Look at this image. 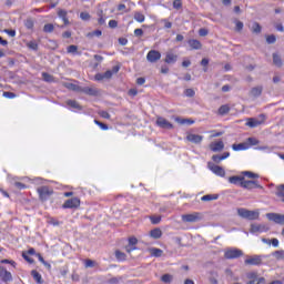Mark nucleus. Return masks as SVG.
Masks as SVG:
<instances>
[{"instance_id": "obj_45", "label": "nucleus", "mask_w": 284, "mask_h": 284, "mask_svg": "<svg viewBox=\"0 0 284 284\" xmlns=\"http://www.w3.org/2000/svg\"><path fill=\"white\" fill-rule=\"evenodd\" d=\"M161 281H162L163 283H172V275H170V274H164V275H162Z\"/></svg>"}, {"instance_id": "obj_5", "label": "nucleus", "mask_w": 284, "mask_h": 284, "mask_svg": "<svg viewBox=\"0 0 284 284\" xmlns=\"http://www.w3.org/2000/svg\"><path fill=\"white\" fill-rule=\"evenodd\" d=\"M240 256H243V251L239 248H229L224 252V257L227 260L240 258Z\"/></svg>"}, {"instance_id": "obj_8", "label": "nucleus", "mask_w": 284, "mask_h": 284, "mask_svg": "<svg viewBox=\"0 0 284 284\" xmlns=\"http://www.w3.org/2000/svg\"><path fill=\"white\" fill-rule=\"evenodd\" d=\"M207 168L209 170H211V172H213V174H216V176H225V169H223L222 166L216 165L213 162H209Z\"/></svg>"}, {"instance_id": "obj_11", "label": "nucleus", "mask_w": 284, "mask_h": 284, "mask_svg": "<svg viewBox=\"0 0 284 284\" xmlns=\"http://www.w3.org/2000/svg\"><path fill=\"white\" fill-rule=\"evenodd\" d=\"M0 278L3 283H12V273L6 267L0 266Z\"/></svg>"}, {"instance_id": "obj_44", "label": "nucleus", "mask_w": 284, "mask_h": 284, "mask_svg": "<svg viewBox=\"0 0 284 284\" xmlns=\"http://www.w3.org/2000/svg\"><path fill=\"white\" fill-rule=\"evenodd\" d=\"M252 31L255 34H260V32H261V24H258L257 22H254L253 26H252Z\"/></svg>"}, {"instance_id": "obj_40", "label": "nucleus", "mask_w": 284, "mask_h": 284, "mask_svg": "<svg viewBox=\"0 0 284 284\" xmlns=\"http://www.w3.org/2000/svg\"><path fill=\"white\" fill-rule=\"evenodd\" d=\"M80 19L82 21H90V19H92V16H90L87 11H83L80 13Z\"/></svg>"}, {"instance_id": "obj_47", "label": "nucleus", "mask_w": 284, "mask_h": 284, "mask_svg": "<svg viewBox=\"0 0 284 284\" xmlns=\"http://www.w3.org/2000/svg\"><path fill=\"white\" fill-rule=\"evenodd\" d=\"M244 24L242 21L235 20V30L236 32H241V30H243Z\"/></svg>"}, {"instance_id": "obj_16", "label": "nucleus", "mask_w": 284, "mask_h": 284, "mask_svg": "<svg viewBox=\"0 0 284 284\" xmlns=\"http://www.w3.org/2000/svg\"><path fill=\"white\" fill-rule=\"evenodd\" d=\"M245 265H261L263 257L261 255H254L244 261Z\"/></svg>"}, {"instance_id": "obj_54", "label": "nucleus", "mask_w": 284, "mask_h": 284, "mask_svg": "<svg viewBox=\"0 0 284 284\" xmlns=\"http://www.w3.org/2000/svg\"><path fill=\"white\" fill-rule=\"evenodd\" d=\"M95 125H99L101 130H108V124L100 122L99 120H94Z\"/></svg>"}, {"instance_id": "obj_50", "label": "nucleus", "mask_w": 284, "mask_h": 284, "mask_svg": "<svg viewBox=\"0 0 284 284\" xmlns=\"http://www.w3.org/2000/svg\"><path fill=\"white\" fill-rule=\"evenodd\" d=\"M246 143H248L250 148H252V145H258V140L248 138Z\"/></svg>"}, {"instance_id": "obj_36", "label": "nucleus", "mask_w": 284, "mask_h": 284, "mask_svg": "<svg viewBox=\"0 0 284 284\" xmlns=\"http://www.w3.org/2000/svg\"><path fill=\"white\" fill-rule=\"evenodd\" d=\"M115 258L118 261H125V258H128V256L125 255V253H123L121 251H115Z\"/></svg>"}, {"instance_id": "obj_21", "label": "nucleus", "mask_w": 284, "mask_h": 284, "mask_svg": "<svg viewBox=\"0 0 284 284\" xmlns=\"http://www.w3.org/2000/svg\"><path fill=\"white\" fill-rule=\"evenodd\" d=\"M58 17L64 23V26H70V20L68 19V11L65 9H58Z\"/></svg>"}, {"instance_id": "obj_34", "label": "nucleus", "mask_w": 284, "mask_h": 284, "mask_svg": "<svg viewBox=\"0 0 284 284\" xmlns=\"http://www.w3.org/2000/svg\"><path fill=\"white\" fill-rule=\"evenodd\" d=\"M67 105H69L70 108H74V110H81V105L74 100H68Z\"/></svg>"}, {"instance_id": "obj_56", "label": "nucleus", "mask_w": 284, "mask_h": 284, "mask_svg": "<svg viewBox=\"0 0 284 284\" xmlns=\"http://www.w3.org/2000/svg\"><path fill=\"white\" fill-rule=\"evenodd\" d=\"M98 114L102 119H110V113H108V111H99Z\"/></svg>"}, {"instance_id": "obj_37", "label": "nucleus", "mask_w": 284, "mask_h": 284, "mask_svg": "<svg viewBox=\"0 0 284 284\" xmlns=\"http://www.w3.org/2000/svg\"><path fill=\"white\" fill-rule=\"evenodd\" d=\"M78 50H79V47H77V45H74V44H71V45H69V47L67 48V52H68L69 54H77Z\"/></svg>"}, {"instance_id": "obj_61", "label": "nucleus", "mask_w": 284, "mask_h": 284, "mask_svg": "<svg viewBox=\"0 0 284 284\" xmlns=\"http://www.w3.org/2000/svg\"><path fill=\"white\" fill-rule=\"evenodd\" d=\"M6 34L9 37H17V31L10 30V29H4Z\"/></svg>"}, {"instance_id": "obj_57", "label": "nucleus", "mask_w": 284, "mask_h": 284, "mask_svg": "<svg viewBox=\"0 0 284 284\" xmlns=\"http://www.w3.org/2000/svg\"><path fill=\"white\" fill-rule=\"evenodd\" d=\"M212 161H214V163H221V161H224L223 155H213Z\"/></svg>"}, {"instance_id": "obj_63", "label": "nucleus", "mask_w": 284, "mask_h": 284, "mask_svg": "<svg viewBox=\"0 0 284 284\" xmlns=\"http://www.w3.org/2000/svg\"><path fill=\"white\" fill-rule=\"evenodd\" d=\"M104 79H112V71L108 70L106 72L102 73Z\"/></svg>"}, {"instance_id": "obj_27", "label": "nucleus", "mask_w": 284, "mask_h": 284, "mask_svg": "<svg viewBox=\"0 0 284 284\" xmlns=\"http://www.w3.org/2000/svg\"><path fill=\"white\" fill-rule=\"evenodd\" d=\"M230 113V105L227 104H223L219 108L217 114H220V116H225V114Z\"/></svg>"}, {"instance_id": "obj_15", "label": "nucleus", "mask_w": 284, "mask_h": 284, "mask_svg": "<svg viewBox=\"0 0 284 284\" xmlns=\"http://www.w3.org/2000/svg\"><path fill=\"white\" fill-rule=\"evenodd\" d=\"M186 141H189L190 143H194L195 145H199V143L203 142V135L189 133L186 135Z\"/></svg>"}, {"instance_id": "obj_48", "label": "nucleus", "mask_w": 284, "mask_h": 284, "mask_svg": "<svg viewBox=\"0 0 284 284\" xmlns=\"http://www.w3.org/2000/svg\"><path fill=\"white\" fill-rule=\"evenodd\" d=\"M27 45L30 50H38L39 49V44H37L36 41H30Z\"/></svg>"}, {"instance_id": "obj_3", "label": "nucleus", "mask_w": 284, "mask_h": 284, "mask_svg": "<svg viewBox=\"0 0 284 284\" xmlns=\"http://www.w3.org/2000/svg\"><path fill=\"white\" fill-rule=\"evenodd\" d=\"M81 205V200L79 197H72L67 200L63 204L62 207L63 210H74Z\"/></svg>"}, {"instance_id": "obj_17", "label": "nucleus", "mask_w": 284, "mask_h": 284, "mask_svg": "<svg viewBox=\"0 0 284 284\" xmlns=\"http://www.w3.org/2000/svg\"><path fill=\"white\" fill-rule=\"evenodd\" d=\"M224 149H225V143H223L222 140H220L217 142H212L210 144V150L212 152H223Z\"/></svg>"}, {"instance_id": "obj_4", "label": "nucleus", "mask_w": 284, "mask_h": 284, "mask_svg": "<svg viewBox=\"0 0 284 284\" xmlns=\"http://www.w3.org/2000/svg\"><path fill=\"white\" fill-rule=\"evenodd\" d=\"M242 187L244 190H256V189L263 190V186L258 184V181L256 180H244Z\"/></svg>"}, {"instance_id": "obj_39", "label": "nucleus", "mask_w": 284, "mask_h": 284, "mask_svg": "<svg viewBox=\"0 0 284 284\" xmlns=\"http://www.w3.org/2000/svg\"><path fill=\"white\" fill-rule=\"evenodd\" d=\"M24 26L27 30H32V28H34V21L32 19H27Z\"/></svg>"}, {"instance_id": "obj_13", "label": "nucleus", "mask_w": 284, "mask_h": 284, "mask_svg": "<svg viewBox=\"0 0 284 284\" xmlns=\"http://www.w3.org/2000/svg\"><path fill=\"white\" fill-rule=\"evenodd\" d=\"M179 61V55L174 51L170 50L165 54L164 63L174 64Z\"/></svg>"}, {"instance_id": "obj_30", "label": "nucleus", "mask_w": 284, "mask_h": 284, "mask_svg": "<svg viewBox=\"0 0 284 284\" xmlns=\"http://www.w3.org/2000/svg\"><path fill=\"white\" fill-rule=\"evenodd\" d=\"M64 85L68 88V90H72L73 92H81L80 85H77L74 83H65Z\"/></svg>"}, {"instance_id": "obj_18", "label": "nucleus", "mask_w": 284, "mask_h": 284, "mask_svg": "<svg viewBox=\"0 0 284 284\" xmlns=\"http://www.w3.org/2000/svg\"><path fill=\"white\" fill-rule=\"evenodd\" d=\"M80 92L89 97H97V94H99V90L93 87H80Z\"/></svg>"}, {"instance_id": "obj_49", "label": "nucleus", "mask_w": 284, "mask_h": 284, "mask_svg": "<svg viewBox=\"0 0 284 284\" xmlns=\"http://www.w3.org/2000/svg\"><path fill=\"white\" fill-rule=\"evenodd\" d=\"M266 43L272 44V43H276V36L271 34L266 38Z\"/></svg>"}, {"instance_id": "obj_19", "label": "nucleus", "mask_w": 284, "mask_h": 284, "mask_svg": "<svg viewBox=\"0 0 284 284\" xmlns=\"http://www.w3.org/2000/svg\"><path fill=\"white\" fill-rule=\"evenodd\" d=\"M262 119H256V118H250L248 121L246 122V125H248V128H258V125H262L265 116L261 115Z\"/></svg>"}, {"instance_id": "obj_42", "label": "nucleus", "mask_w": 284, "mask_h": 284, "mask_svg": "<svg viewBox=\"0 0 284 284\" xmlns=\"http://www.w3.org/2000/svg\"><path fill=\"white\" fill-rule=\"evenodd\" d=\"M2 97H4V99H17V94L10 91H4Z\"/></svg>"}, {"instance_id": "obj_60", "label": "nucleus", "mask_w": 284, "mask_h": 284, "mask_svg": "<svg viewBox=\"0 0 284 284\" xmlns=\"http://www.w3.org/2000/svg\"><path fill=\"white\" fill-rule=\"evenodd\" d=\"M48 223L50 225H54L55 227L59 226V221L54 217L49 219Z\"/></svg>"}, {"instance_id": "obj_24", "label": "nucleus", "mask_w": 284, "mask_h": 284, "mask_svg": "<svg viewBox=\"0 0 284 284\" xmlns=\"http://www.w3.org/2000/svg\"><path fill=\"white\" fill-rule=\"evenodd\" d=\"M149 252L151 256H154L155 258H161V256H163V250L158 247H151L149 248Z\"/></svg>"}, {"instance_id": "obj_59", "label": "nucleus", "mask_w": 284, "mask_h": 284, "mask_svg": "<svg viewBox=\"0 0 284 284\" xmlns=\"http://www.w3.org/2000/svg\"><path fill=\"white\" fill-rule=\"evenodd\" d=\"M119 27V22L116 20H110L109 21V28H118Z\"/></svg>"}, {"instance_id": "obj_58", "label": "nucleus", "mask_w": 284, "mask_h": 284, "mask_svg": "<svg viewBox=\"0 0 284 284\" xmlns=\"http://www.w3.org/2000/svg\"><path fill=\"white\" fill-rule=\"evenodd\" d=\"M134 250H136V246L134 245H126L125 246V252H128V254H132V252H134Z\"/></svg>"}, {"instance_id": "obj_28", "label": "nucleus", "mask_w": 284, "mask_h": 284, "mask_svg": "<svg viewBox=\"0 0 284 284\" xmlns=\"http://www.w3.org/2000/svg\"><path fill=\"white\" fill-rule=\"evenodd\" d=\"M150 236L151 239H161V236H163V231H161V229L151 230Z\"/></svg>"}, {"instance_id": "obj_10", "label": "nucleus", "mask_w": 284, "mask_h": 284, "mask_svg": "<svg viewBox=\"0 0 284 284\" xmlns=\"http://www.w3.org/2000/svg\"><path fill=\"white\" fill-rule=\"evenodd\" d=\"M161 60V52L158 50H151L148 52L146 54V61H149V63H156V61Z\"/></svg>"}, {"instance_id": "obj_22", "label": "nucleus", "mask_w": 284, "mask_h": 284, "mask_svg": "<svg viewBox=\"0 0 284 284\" xmlns=\"http://www.w3.org/2000/svg\"><path fill=\"white\" fill-rule=\"evenodd\" d=\"M232 150H234V152H241L243 150H250V143L243 142V143H239V144H233Z\"/></svg>"}, {"instance_id": "obj_55", "label": "nucleus", "mask_w": 284, "mask_h": 284, "mask_svg": "<svg viewBox=\"0 0 284 284\" xmlns=\"http://www.w3.org/2000/svg\"><path fill=\"white\" fill-rule=\"evenodd\" d=\"M139 243V240L134 236L129 237V245H133L134 247H136V244Z\"/></svg>"}, {"instance_id": "obj_20", "label": "nucleus", "mask_w": 284, "mask_h": 284, "mask_svg": "<svg viewBox=\"0 0 284 284\" xmlns=\"http://www.w3.org/2000/svg\"><path fill=\"white\" fill-rule=\"evenodd\" d=\"M263 94V85L254 87L250 91V97L253 99H258Z\"/></svg>"}, {"instance_id": "obj_53", "label": "nucleus", "mask_w": 284, "mask_h": 284, "mask_svg": "<svg viewBox=\"0 0 284 284\" xmlns=\"http://www.w3.org/2000/svg\"><path fill=\"white\" fill-rule=\"evenodd\" d=\"M151 223L153 225H159V223H161V216H151Z\"/></svg>"}, {"instance_id": "obj_6", "label": "nucleus", "mask_w": 284, "mask_h": 284, "mask_svg": "<svg viewBox=\"0 0 284 284\" xmlns=\"http://www.w3.org/2000/svg\"><path fill=\"white\" fill-rule=\"evenodd\" d=\"M270 226L266 224H251L250 233L251 234H263V232H267Z\"/></svg>"}, {"instance_id": "obj_14", "label": "nucleus", "mask_w": 284, "mask_h": 284, "mask_svg": "<svg viewBox=\"0 0 284 284\" xmlns=\"http://www.w3.org/2000/svg\"><path fill=\"white\" fill-rule=\"evenodd\" d=\"M229 183L243 187V183H245V178L243 175H234L229 178Z\"/></svg>"}, {"instance_id": "obj_7", "label": "nucleus", "mask_w": 284, "mask_h": 284, "mask_svg": "<svg viewBox=\"0 0 284 284\" xmlns=\"http://www.w3.org/2000/svg\"><path fill=\"white\" fill-rule=\"evenodd\" d=\"M38 194L41 201H48V197L52 196L53 191L48 186H40L38 187Z\"/></svg>"}, {"instance_id": "obj_12", "label": "nucleus", "mask_w": 284, "mask_h": 284, "mask_svg": "<svg viewBox=\"0 0 284 284\" xmlns=\"http://www.w3.org/2000/svg\"><path fill=\"white\" fill-rule=\"evenodd\" d=\"M156 125L159 128H162L163 130H172V128H174V125L172 123H170V121H168L165 118H161V116H159L156 119Z\"/></svg>"}, {"instance_id": "obj_33", "label": "nucleus", "mask_w": 284, "mask_h": 284, "mask_svg": "<svg viewBox=\"0 0 284 284\" xmlns=\"http://www.w3.org/2000/svg\"><path fill=\"white\" fill-rule=\"evenodd\" d=\"M242 176H246L247 179H258V174L251 171H243Z\"/></svg>"}, {"instance_id": "obj_43", "label": "nucleus", "mask_w": 284, "mask_h": 284, "mask_svg": "<svg viewBox=\"0 0 284 284\" xmlns=\"http://www.w3.org/2000/svg\"><path fill=\"white\" fill-rule=\"evenodd\" d=\"M43 32H54V24L52 23L44 24Z\"/></svg>"}, {"instance_id": "obj_31", "label": "nucleus", "mask_w": 284, "mask_h": 284, "mask_svg": "<svg viewBox=\"0 0 284 284\" xmlns=\"http://www.w3.org/2000/svg\"><path fill=\"white\" fill-rule=\"evenodd\" d=\"M276 196H278L280 199H284V184L277 185L276 186V192H275Z\"/></svg>"}, {"instance_id": "obj_2", "label": "nucleus", "mask_w": 284, "mask_h": 284, "mask_svg": "<svg viewBox=\"0 0 284 284\" xmlns=\"http://www.w3.org/2000/svg\"><path fill=\"white\" fill-rule=\"evenodd\" d=\"M183 223H199V221H203V214L199 212H193L190 214L182 215Z\"/></svg>"}, {"instance_id": "obj_35", "label": "nucleus", "mask_w": 284, "mask_h": 284, "mask_svg": "<svg viewBox=\"0 0 284 284\" xmlns=\"http://www.w3.org/2000/svg\"><path fill=\"white\" fill-rule=\"evenodd\" d=\"M134 19L138 21V23H143V21H145V16L141 12H135Z\"/></svg>"}, {"instance_id": "obj_32", "label": "nucleus", "mask_w": 284, "mask_h": 284, "mask_svg": "<svg viewBox=\"0 0 284 284\" xmlns=\"http://www.w3.org/2000/svg\"><path fill=\"white\" fill-rule=\"evenodd\" d=\"M31 276H33L34 281L39 284L43 283V278L38 271H32Z\"/></svg>"}, {"instance_id": "obj_38", "label": "nucleus", "mask_w": 284, "mask_h": 284, "mask_svg": "<svg viewBox=\"0 0 284 284\" xmlns=\"http://www.w3.org/2000/svg\"><path fill=\"white\" fill-rule=\"evenodd\" d=\"M98 17H99L98 19L99 26H105V18L103 17V11H99Z\"/></svg>"}, {"instance_id": "obj_51", "label": "nucleus", "mask_w": 284, "mask_h": 284, "mask_svg": "<svg viewBox=\"0 0 284 284\" xmlns=\"http://www.w3.org/2000/svg\"><path fill=\"white\" fill-rule=\"evenodd\" d=\"M247 278H250L251 281H257L258 274L256 272H251L247 274Z\"/></svg>"}, {"instance_id": "obj_52", "label": "nucleus", "mask_w": 284, "mask_h": 284, "mask_svg": "<svg viewBox=\"0 0 284 284\" xmlns=\"http://www.w3.org/2000/svg\"><path fill=\"white\" fill-rule=\"evenodd\" d=\"M184 94H185V97L192 98V97H194L196 94V92L193 91V89H186L184 91Z\"/></svg>"}, {"instance_id": "obj_64", "label": "nucleus", "mask_w": 284, "mask_h": 284, "mask_svg": "<svg viewBox=\"0 0 284 284\" xmlns=\"http://www.w3.org/2000/svg\"><path fill=\"white\" fill-rule=\"evenodd\" d=\"M93 265H94V261H92V260L85 261V267H92Z\"/></svg>"}, {"instance_id": "obj_26", "label": "nucleus", "mask_w": 284, "mask_h": 284, "mask_svg": "<svg viewBox=\"0 0 284 284\" xmlns=\"http://www.w3.org/2000/svg\"><path fill=\"white\" fill-rule=\"evenodd\" d=\"M273 63L276 68H283V59L278 53H273Z\"/></svg>"}, {"instance_id": "obj_62", "label": "nucleus", "mask_w": 284, "mask_h": 284, "mask_svg": "<svg viewBox=\"0 0 284 284\" xmlns=\"http://www.w3.org/2000/svg\"><path fill=\"white\" fill-rule=\"evenodd\" d=\"M199 34H200V37H207L209 31H207V29L202 28L199 30Z\"/></svg>"}, {"instance_id": "obj_29", "label": "nucleus", "mask_w": 284, "mask_h": 284, "mask_svg": "<svg viewBox=\"0 0 284 284\" xmlns=\"http://www.w3.org/2000/svg\"><path fill=\"white\" fill-rule=\"evenodd\" d=\"M219 199L217 194H206L201 197V201L209 202V201H216Z\"/></svg>"}, {"instance_id": "obj_9", "label": "nucleus", "mask_w": 284, "mask_h": 284, "mask_svg": "<svg viewBox=\"0 0 284 284\" xmlns=\"http://www.w3.org/2000/svg\"><path fill=\"white\" fill-rule=\"evenodd\" d=\"M266 219L268 221H273V223H277L278 225H284V215L278 213H267Z\"/></svg>"}, {"instance_id": "obj_1", "label": "nucleus", "mask_w": 284, "mask_h": 284, "mask_svg": "<svg viewBox=\"0 0 284 284\" xmlns=\"http://www.w3.org/2000/svg\"><path fill=\"white\" fill-rule=\"evenodd\" d=\"M237 215L241 216V219H247V221H256L260 216V213L257 211H250L247 209H237Z\"/></svg>"}, {"instance_id": "obj_25", "label": "nucleus", "mask_w": 284, "mask_h": 284, "mask_svg": "<svg viewBox=\"0 0 284 284\" xmlns=\"http://www.w3.org/2000/svg\"><path fill=\"white\" fill-rule=\"evenodd\" d=\"M42 79L45 83H57V79L48 72H42Z\"/></svg>"}, {"instance_id": "obj_46", "label": "nucleus", "mask_w": 284, "mask_h": 284, "mask_svg": "<svg viewBox=\"0 0 284 284\" xmlns=\"http://www.w3.org/2000/svg\"><path fill=\"white\" fill-rule=\"evenodd\" d=\"M173 8L175 10H181V8H183V2L181 0H174L173 1Z\"/></svg>"}, {"instance_id": "obj_23", "label": "nucleus", "mask_w": 284, "mask_h": 284, "mask_svg": "<svg viewBox=\"0 0 284 284\" xmlns=\"http://www.w3.org/2000/svg\"><path fill=\"white\" fill-rule=\"evenodd\" d=\"M189 45L190 48H192V50H201V48H203V44L201 43V41L196 39L189 40Z\"/></svg>"}, {"instance_id": "obj_41", "label": "nucleus", "mask_w": 284, "mask_h": 284, "mask_svg": "<svg viewBox=\"0 0 284 284\" xmlns=\"http://www.w3.org/2000/svg\"><path fill=\"white\" fill-rule=\"evenodd\" d=\"M12 185L14 187H17V190H26V187H28L26 184L21 183V182H18V181H13L12 182Z\"/></svg>"}]
</instances>
